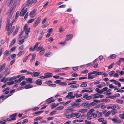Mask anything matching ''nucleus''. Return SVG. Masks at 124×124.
Here are the masks:
<instances>
[{
  "instance_id": "nucleus-1",
  "label": "nucleus",
  "mask_w": 124,
  "mask_h": 124,
  "mask_svg": "<svg viewBox=\"0 0 124 124\" xmlns=\"http://www.w3.org/2000/svg\"><path fill=\"white\" fill-rule=\"evenodd\" d=\"M41 19V16L39 17L35 21L34 23L33 26L34 27H36L38 24L39 23Z\"/></svg>"
},
{
  "instance_id": "nucleus-2",
  "label": "nucleus",
  "mask_w": 124,
  "mask_h": 124,
  "mask_svg": "<svg viewBox=\"0 0 124 124\" xmlns=\"http://www.w3.org/2000/svg\"><path fill=\"white\" fill-rule=\"evenodd\" d=\"M15 8H14V6L12 5L9 10V15L12 16L14 12L15 11Z\"/></svg>"
},
{
  "instance_id": "nucleus-3",
  "label": "nucleus",
  "mask_w": 124,
  "mask_h": 124,
  "mask_svg": "<svg viewBox=\"0 0 124 124\" xmlns=\"http://www.w3.org/2000/svg\"><path fill=\"white\" fill-rule=\"evenodd\" d=\"M67 37L66 39H65V41H68L69 40L71 39L73 37V34H67L66 35Z\"/></svg>"
},
{
  "instance_id": "nucleus-4",
  "label": "nucleus",
  "mask_w": 124,
  "mask_h": 124,
  "mask_svg": "<svg viewBox=\"0 0 124 124\" xmlns=\"http://www.w3.org/2000/svg\"><path fill=\"white\" fill-rule=\"evenodd\" d=\"M124 62V58H119V61L116 62V63L118 65L120 66V65L121 62Z\"/></svg>"
},
{
  "instance_id": "nucleus-5",
  "label": "nucleus",
  "mask_w": 124,
  "mask_h": 124,
  "mask_svg": "<svg viewBox=\"0 0 124 124\" xmlns=\"http://www.w3.org/2000/svg\"><path fill=\"white\" fill-rule=\"evenodd\" d=\"M52 73H46L44 74V75H45V78H48L50 77H51L53 76L52 75H46V74H52Z\"/></svg>"
},
{
  "instance_id": "nucleus-6",
  "label": "nucleus",
  "mask_w": 124,
  "mask_h": 124,
  "mask_svg": "<svg viewBox=\"0 0 124 124\" xmlns=\"http://www.w3.org/2000/svg\"><path fill=\"white\" fill-rule=\"evenodd\" d=\"M15 28V26H13L12 28H10V29H9V32H8V35L9 36L10 35L11 33L13 32V30Z\"/></svg>"
},
{
  "instance_id": "nucleus-7",
  "label": "nucleus",
  "mask_w": 124,
  "mask_h": 124,
  "mask_svg": "<svg viewBox=\"0 0 124 124\" xmlns=\"http://www.w3.org/2000/svg\"><path fill=\"white\" fill-rule=\"evenodd\" d=\"M42 81L40 79H38L36 81V83L38 85H41L42 84Z\"/></svg>"
},
{
  "instance_id": "nucleus-8",
  "label": "nucleus",
  "mask_w": 124,
  "mask_h": 124,
  "mask_svg": "<svg viewBox=\"0 0 124 124\" xmlns=\"http://www.w3.org/2000/svg\"><path fill=\"white\" fill-rule=\"evenodd\" d=\"M25 80L28 82V83L31 84L32 83L33 79L31 78H26L25 79Z\"/></svg>"
},
{
  "instance_id": "nucleus-9",
  "label": "nucleus",
  "mask_w": 124,
  "mask_h": 124,
  "mask_svg": "<svg viewBox=\"0 0 124 124\" xmlns=\"http://www.w3.org/2000/svg\"><path fill=\"white\" fill-rule=\"evenodd\" d=\"M9 54V51L8 50H6L4 52V54L3 57V58H5L8 56Z\"/></svg>"
},
{
  "instance_id": "nucleus-10",
  "label": "nucleus",
  "mask_w": 124,
  "mask_h": 124,
  "mask_svg": "<svg viewBox=\"0 0 124 124\" xmlns=\"http://www.w3.org/2000/svg\"><path fill=\"white\" fill-rule=\"evenodd\" d=\"M24 10L23 9H22L21 10V11L20 12L19 14V16H24L25 13L24 12Z\"/></svg>"
},
{
  "instance_id": "nucleus-11",
  "label": "nucleus",
  "mask_w": 124,
  "mask_h": 124,
  "mask_svg": "<svg viewBox=\"0 0 124 124\" xmlns=\"http://www.w3.org/2000/svg\"><path fill=\"white\" fill-rule=\"evenodd\" d=\"M87 83V82H82V84L80 85V87H86L87 85L86 84Z\"/></svg>"
},
{
  "instance_id": "nucleus-12",
  "label": "nucleus",
  "mask_w": 124,
  "mask_h": 124,
  "mask_svg": "<svg viewBox=\"0 0 124 124\" xmlns=\"http://www.w3.org/2000/svg\"><path fill=\"white\" fill-rule=\"evenodd\" d=\"M33 86L32 85L29 84L28 85H25L24 88L25 89H29L32 87Z\"/></svg>"
},
{
  "instance_id": "nucleus-13",
  "label": "nucleus",
  "mask_w": 124,
  "mask_h": 124,
  "mask_svg": "<svg viewBox=\"0 0 124 124\" xmlns=\"http://www.w3.org/2000/svg\"><path fill=\"white\" fill-rule=\"evenodd\" d=\"M14 21H13L10 24H9L7 25L6 26V28H7V31H9V28L12 25H13L14 23Z\"/></svg>"
},
{
  "instance_id": "nucleus-14",
  "label": "nucleus",
  "mask_w": 124,
  "mask_h": 124,
  "mask_svg": "<svg viewBox=\"0 0 124 124\" xmlns=\"http://www.w3.org/2000/svg\"><path fill=\"white\" fill-rule=\"evenodd\" d=\"M19 28V26H18L17 28L16 29L15 31L13 33V35L15 36L17 33V32H18V30Z\"/></svg>"
},
{
  "instance_id": "nucleus-15",
  "label": "nucleus",
  "mask_w": 124,
  "mask_h": 124,
  "mask_svg": "<svg viewBox=\"0 0 124 124\" xmlns=\"http://www.w3.org/2000/svg\"><path fill=\"white\" fill-rule=\"evenodd\" d=\"M16 41V39H14L11 42L9 45V47H11L15 43Z\"/></svg>"
},
{
  "instance_id": "nucleus-16",
  "label": "nucleus",
  "mask_w": 124,
  "mask_h": 124,
  "mask_svg": "<svg viewBox=\"0 0 124 124\" xmlns=\"http://www.w3.org/2000/svg\"><path fill=\"white\" fill-rule=\"evenodd\" d=\"M96 104V102H92L90 103H88V107H91L93 106H94Z\"/></svg>"
},
{
  "instance_id": "nucleus-17",
  "label": "nucleus",
  "mask_w": 124,
  "mask_h": 124,
  "mask_svg": "<svg viewBox=\"0 0 124 124\" xmlns=\"http://www.w3.org/2000/svg\"><path fill=\"white\" fill-rule=\"evenodd\" d=\"M24 51H20L19 53L17 54V56L18 57L20 56L22 54H23L24 53Z\"/></svg>"
},
{
  "instance_id": "nucleus-18",
  "label": "nucleus",
  "mask_w": 124,
  "mask_h": 124,
  "mask_svg": "<svg viewBox=\"0 0 124 124\" xmlns=\"http://www.w3.org/2000/svg\"><path fill=\"white\" fill-rule=\"evenodd\" d=\"M70 107H69L67 108L66 110V111L67 112H72L74 111V110L72 108H70Z\"/></svg>"
},
{
  "instance_id": "nucleus-19",
  "label": "nucleus",
  "mask_w": 124,
  "mask_h": 124,
  "mask_svg": "<svg viewBox=\"0 0 124 124\" xmlns=\"http://www.w3.org/2000/svg\"><path fill=\"white\" fill-rule=\"evenodd\" d=\"M12 16L8 15L7 18V24L8 25L10 23V19L12 17Z\"/></svg>"
},
{
  "instance_id": "nucleus-20",
  "label": "nucleus",
  "mask_w": 124,
  "mask_h": 124,
  "mask_svg": "<svg viewBox=\"0 0 124 124\" xmlns=\"http://www.w3.org/2000/svg\"><path fill=\"white\" fill-rule=\"evenodd\" d=\"M64 108V107L62 106H60L59 107L56 108L55 109L56 110H60L63 109Z\"/></svg>"
},
{
  "instance_id": "nucleus-21",
  "label": "nucleus",
  "mask_w": 124,
  "mask_h": 124,
  "mask_svg": "<svg viewBox=\"0 0 124 124\" xmlns=\"http://www.w3.org/2000/svg\"><path fill=\"white\" fill-rule=\"evenodd\" d=\"M116 57V55L115 54H112L110 55V57H108V59H113Z\"/></svg>"
},
{
  "instance_id": "nucleus-22",
  "label": "nucleus",
  "mask_w": 124,
  "mask_h": 124,
  "mask_svg": "<svg viewBox=\"0 0 124 124\" xmlns=\"http://www.w3.org/2000/svg\"><path fill=\"white\" fill-rule=\"evenodd\" d=\"M87 111V109H82L80 110L79 111V112L84 113L85 112H86Z\"/></svg>"
},
{
  "instance_id": "nucleus-23",
  "label": "nucleus",
  "mask_w": 124,
  "mask_h": 124,
  "mask_svg": "<svg viewBox=\"0 0 124 124\" xmlns=\"http://www.w3.org/2000/svg\"><path fill=\"white\" fill-rule=\"evenodd\" d=\"M88 102L83 103L81 105V106L82 107L86 106L87 107H88Z\"/></svg>"
},
{
  "instance_id": "nucleus-24",
  "label": "nucleus",
  "mask_w": 124,
  "mask_h": 124,
  "mask_svg": "<svg viewBox=\"0 0 124 124\" xmlns=\"http://www.w3.org/2000/svg\"><path fill=\"white\" fill-rule=\"evenodd\" d=\"M37 11V10L35 9H34L31 12L29 15V16L33 15L34 13Z\"/></svg>"
},
{
  "instance_id": "nucleus-25",
  "label": "nucleus",
  "mask_w": 124,
  "mask_h": 124,
  "mask_svg": "<svg viewBox=\"0 0 124 124\" xmlns=\"http://www.w3.org/2000/svg\"><path fill=\"white\" fill-rule=\"evenodd\" d=\"M6 65V64L4 63L1 65V68H0V72L1 71L3 70Z\"/></svg>"
},
{
  "instance_id": "nucleus-26",
  "label": "nucleus",
  "mask_w": 124,
  "mask_h": 124,
  "mask_svg": "<svg viewBox=\"0 0 124 124\" xmlns=\"http://www.w3.org/2000/svg\"><path fill=\"white\" fill-rule=\"evenodd\" d=\"M110 81L112 82H114L115 84L116 85H117L118 84V83L119 82L118 81H117L116 80L114 79H112L110 80Z\"/></svg>"
},
{
  "instance_id": "nucleus-27",
  "label": "nucleus",
  "mask_w": 124,
  "mask_h": 124,
  "mask_svg": "<svg viewBox=\"0 0 124 124\" xmlns=\"http://www.w3.org/2000/svg\"><path fill=\"white\" fill-rule=\"evenodd\" d=\"M79 86V85L77 84L74 85H72L70 86V87L71 88H77Z\"/></svg>"
},
{
  "instance_id": "nucleus-28",
  "label": "nucleus",
  "mask_w": 124,
  "mask_h": 124,
  "mask_svg": "<svg viewBox=\"0 0 124 124\" xmlns=\"http://www.w3.org/2000/svg\"><path fill=\"white\" fill-rule=\"evenodd\" d=\"M110 101V99H105L103 100H101V102H109Z\"/></svg>"
},
{
  "instance_id": "nucleus-29",
  "label": "nucleus",
  "mask_w": 124,
  "mask_h": 124,
  "mask_svg": "<svg viewBox=\"0 0 124 124\" xmlns=\"http://www.w3.org/2000/svg\"><path fill=\"white\" fill-rule=\"evenodd\" d=\"M116 101L118 103L122 104L124 103V101L121 100L117 99L116 100Z\"/></svg>"
},
{
  "instance_id": "nucleus-30",
  "label": "nucleus",
  "mask_w": 124,
  "mask_h": 124,
  "mask_svg": "<svg viewBox=\"0 0 124 124\" xmlns=\"http://www.w3.org/2000/svg\"><path fill=\"white\" fill-rule=\"evenodd\" d=\"M16 48V46H15L12 47L10 50L9 52H13L15 50Z\"/></svg>"
},
{
  "instance_id": "nucleus-31",
  "label": "nucleus",
  "mask_w": 124,
  "mask_h": 124,
  "mask_svg": "<svg viewBox=\"0 0 124 124\" xmlns=\"http://www.w3.org/2000/svg\"><path fill=\"white\" fill-rule=\"evenodd\" d=\"M13 0H10V1L8 2L7 5L10 6L13 3Z\"/></svg>"
},
{
  "instance_id": "nucleus-32",
  "label": "nucleus",
  "mask_w": 124,
  "mask_h": 124,
  "mask_svg": "<svg viewBox=\"0 0 124 124\" xmlns=\"http://www.w3.org/2000/svg\"><path fill=\"white\" fill-rule=\"evenodd\" d=\"M27 6L28 7V5L27 3L26 2L23 5V7L22 9L24 10V8H25Z\"/></svg>"
},
{
  "instance_id": "nucleus-33",
  "label": "nucleus",
  "mask_w": 124,
  "mask_h": 124,
  "mask_svg": "<svg viewBox=\"0 0 124 124\" xmlns=\"http://www.w3.org/2000/svg\"><path fill=\"white\" fill-rule=\"evenodd\" d=\"M34 3V1L33 0H32L31 1L29 2L28 3H27L28 4V7L29 6L31 5L32 4Z\"/></svg>"
},
{
  "instance_id": "nucleus-34",
  "label": "nucleus",
  "mask_w": 124,
  "mask_h": 124,
  "mask_svg": "<svg viewBox=\"0 0 124 124\" xmlns=\"http://www.w3.org/2000/svg\"><path fill=\"white\" fill-rule=\"evenodd\" d=\"M43 118L42 116L38 117L34 119V121H36L37 120H40Z\"/></svg>"
},
{
  "instance_id": "nucleus-35",
  "label": "nucleus",
  "mask_w": 124,
  "mask_h": 124,
  "mask_svg": "<svg viewBox=\"0 0 124 124\" xmlns=\"http://www.w3.org/2000/svg\"><path fill=\"white\" fill-rule=\"evenodd\" d=\"M61 81L62 80H57L55 81L54 82V83L55 84L60 85L61 82Z\"/></svg>"
},
{
  "instance_id": "nucleus-36",
  "label": "nucleus",
  "mask_w": 124,
  "mask_h": 124,
  "mask_svg": "<svg viewBox=\"0 0 124 124\" xmlns=\"http://www.w3.org/2000/svg\"><path fill=\"white\" fill-rule=\"evenodd\" d=\"M33 73L35 75H36V77L39 76V74L40 73V72H35L33 71Z\"/></svg>"
},
{
  "instance_id": "nucleus-37",
  "label": "nucleus",
  "mask_w": 124,
  "mask_h": 124,
  "mask_svg": "<svg viewBox=\"0 0 124 124\" xmlns=\"http://www.w3.org/2000/svg\"><path fill=\"white\" fill-rule=\"evenodd\" d=\"M52 83V82L51 80H48L47 81H46L45 82L49 86V85H51V84Z\"/></svg>"
},
{
  "instance_id": "nucleus-38",
  "label": "nucleus",
  "mask_w": 124,
  "mask_h": 124,
  "mask_svg": "<svg viewBox=\"0 0 124 124\" xmlns=\"http://www.w3.org/2000/svg\"><path fill=\"white\" fill-rule=\"evenodd\" d=\"M103 73H104V71L98 72L96 73V75H102L104 74Z\"/></svg>"
},
{
  "instance_id": "nucleus-39",
  "label": "nucleus",
  "mask_w": 124,
  "mask_h": 124,
  "mask_svg": "<svg viewBox=\"0 0 124 124\" xmlns=\"http://www.w3.org/2000/svg\"><path fill=\"white\" fill-rule=\"evenodd\" d=\"M17 115V113H15V114H14L11 115H10V116H9V117L10 118V117H16V116Z\"/></svg>"
},
{
  "instance_id": "nucleus-40",
  "label": "nucleus",
  "mask_w": 124,
  "mask_h": 124,
  "mask_svg": "<svg viewBox=\"0 0 124 124\" xmlns=\"http://www.w3.org/2000/svg\"><path fill=\"white\" fill-rule=\"evenodd\" d=\"M45 51V49H43L42 50H41L40 52L39 53L40 55H42L43 54L44 52Z\"/></svg>"
},
{
  "instance_id": "nucleus-41",
  "label": "nucleus",
  "mask_w": 124,
  "mask_h": 124,
  "mask_svg": "<svg viewBox=\"0 0 124 124\" xmlns=\"http://www.w3.org/2000/svg\"><path fill=\"white\" fill-rule=\"evenodd\" d=\"M14 81H12L11 82H8L7 83V84L8 85H10L14 84Z\"/></svg>"
},
{
  "instance_id": "nucleus-42",
  "label": "nucleus",
  "mask_w": 124,
  "mask_h": 124,
  "mask_svg": "<svg viewBox=\"0 0 124 124\" xmlns=\"http://www.w3.org/2000/svg\"><path fill=\"white\" fill-rule=\"evenodd\" d=\"M85 122L86 124H90L92 123V122L91 121L85 120Z\"/></svg>"
},
{
  "instance_id": "nucleus-43",
  "label": "nucleus",
  "mask_w": 124,
  "mask_h": 124,
  "mask_svg": "<svg viewBox=\"0 0 124 124\" xmlns=\"http://www.w3.org/2000/svg\"><path fill=\"white\" fill-rule=\"evenodd\" d=\"M57 112L56 111L54 110L52 111L50 114L49 115L50 116H52L55 114Z\"/></svg>"
},
{
  "instance_id": "nucleus-44",
  "label": "nucleus",
  "mask_w": 124,
  "mask_h": 124,
  "mask_svg": "<svg viewBox=\"0 0 124 124\" xmlns=\"http://www.w3.org/2000/svg\"><path fill=\"white\" fill-rule=\"evenodd\" d=\"M111 113V111H109L106 113L105 115V117H107L109 116Z\"/></svg>"
},
{
  "instance_id": "nucleus-45",
  "label": "nucleus",
  "mask_w": 124,
  "mask_h": 124,
  "mask_svg": "<svg viewBox=\"0 0 124 124\" xmlns=\"http://www.w3.org/2000/svg\"><path fill=\"white\" fill-rule=\"evenodd\" d=\"M60 85H67V83L65 82H61Z\"/></svg>"
},
{
  "instance_id": "nucleus-46",
  "label": "nucleus",
  "mask_w": 124,
  "mask_h": 124,
  "mask_svg": "<svg viewBox=\"0 0 124 124\" xmlns=\"http://www.w3.org/2000/svg\"><path fill=\"white\" fill-rule=\"evenodd\" d=\"M16 77L15 76L13 77H12L11 78L9 79V81H11L15 79H16Z\"/></svg>"
},
{
  "instance_id": "nucleus-47",
  "label": "nucleus",
  "mask_w": 124,
  "mask_h": 124,
  "mask_svg": "<svg viewBox=\"0 0 124 124\" xmlns=\"http://www.w3.org/2000/svg\"><path fill=\"white\" fill-rule=\"evenodd\" d=\"M24 49V46L23 45H22L19 47L18 50L19 51H20L23 50Z\"/></svg>"
},
{
  "instance_id": "nucleus-48",
  "label": "nucleus",
  "mask_w": 124,
  "mask_h": 124,
  "mask_svg": "<svg viewBox=\"0 0 124 124\" xmlns=\"http://www.w3.org/2000/svg\"><path fill=\"white\" fill-rule=\"evenodd\" d=\"M76 117L78 118H79L81 116V114L79 113H76Z\"/></svg>"
},
{
  "instance_id": "nucleus-49",
  "label": "nucleus",
  "mask_w": 124,
  "mask_h": 124,
  "mask_svg": "<svg viewBox=\"0 0 124 124\" xmlns=\"http://www.w3.org/2000/svg\"><path fill=\"white\" fill-rule=\"evenodd\" d=\"M114 64V62L111 63L108 67V68L109 69H110L112 68Z\"/></svg>"
},
{
  "instance_id": "nucleus-50",
  "label": "nucleus",
  "mask_w": 124,
  "mask_h": 124,
  "mask_svg": "<svg viewBox=\"0 0 124 124\" xmlns=\"http://www.w3.org/2000/svg\"><path fill=\"white\" fill-rule=\"evenodd\" d=\"M119 116L121 118L124 119V114H120Z\"/></svg>"
},
{
  "instance_id": "nucleus-51",
  "label": "nucleus",
  "mask_w": 124,
  "mask_h": 124,
  "mask_svg": "<svg viewBox=\"0 0 124 124\" xmlns=\"http://www.w3.org/2000/svg\"><path fill=\"white\" fill-rule=\"evenodd\" d=\"M24 39H22L18 43V44L19 45L22 44L24 42Z\"/></svg>"
},
{
  "instance_id": "nucleus-52",
  "label": "nucleus",
  "mask_w": 124,
  "mask_h": 124,
  "mask_svg": "<svg viewBox=\"0 0 124 124\" xmlns=\"http://www.w3.org/2000/svg\"><path fill=\"white\" fill-rule=\"evenodd\" d=\"M75 95L76 97L77 98L79 97L82 96V95L81 94L78 95V93L75 94Z\"/></svg>"
},
{
  "instance_id": "nucleus-53",
  "label": "nucleus",
  "mask_w": 124,
  "mask_h": 124,
  "mask_svg": "<svg viewBox=\"0 0 124 124\" xmlns=\"http://www.w3.org/2000/svg\"><path fill=\"white\" fill-rule=\"evenodd\" d=\"M115 72L114 71H112L110 72L109 73H110V77H112L113 74H114Z\"/></svg>"
},
{
  "instance_id": "nucleus-54",
  "label": "nucleus",
  "mask_w": 124,
  "mask_h": 124,
  "mask_svg": "<svg viewBox=\"0 0 124 124\" xmlns=\"http://www.w3.org/2000/svg\"><path fill=\"white\" fill-rule=\"evenodd\" d=\"M88 72V70L87 69H85L84 71H82L81 72V73L82 74L84 73H87Z\"/></svg>"
},
{
  "instance_id": "nucleus-55",
  "label": "nucleus",
  "mask_w": 124,
  "mask_h": 124,
  "mask_svg": "<svg viewBox=\"0 0 124 124\" xmlns=\"http://www.w3.org/2000/svg\"><path fill=\"white\" fill-rule=\"evenodd\" d=\"M29 36V34L28 33L26 32L25 33V35L24 36V39H27Z\"/></svg>"
},
{
  "instance_id": "nucleus-56",
  "label": "nucleus",
  "mask_w": 124,
  "mask_h": 124,
  "mask_svg": "<svg viewBox=\"0 0 124 124\" xmlns=\"http://www.w3.org/2000/svg\"><path fill=\"white\" fill-rule=\"evenodd\" d=\"M34 20V19H31L29 20L27 22L28 23H32Z\"/></svg>"
},
{
  "instance_id": "nucleus-57",
  "label": "nucleus",
  "mask_w": 124,
  "mask_h": 124,
  "mask_svg": "<svg viewBox=\"0 0 124 124\" xmlns=\"http://www.w3.org/2000/svg\"><path fill=\"white\" fill-rule=\"evenodd\" d=\"M98 120L100 122H103L104 121V119L103 118H101L99 119Z\"/></svg>"
},
{
  "instance_id": "nucleus-58",
  "label": "nucleus",
  "mask_w": 124,
  "mask_h": 124,
  "mask_svg": "<svg viewBox=\"0 0 124 124\" xmlns=\"http://www.w3.org/2000/svg\"><path fill=\"white\" fill-rule=\"evenodd\" d=\"M28 122V120L27 119H26L23 120L22 124H23L25 123H27Z\"/></svg>"
},
{
  "instance_id": "nucleus-59",
  "label": "nucleus",
  "mask_w": 124,
  "mask_h": 124,
  "mask_svg": "<svg viewBox=\"0 0 124 124\" xmlns=\"http://www.w3.org/2000/svg\"><path fill=\"white\" fill-rule=\"evenodd\" d=\"M106 98H109L110 99H113L115 98V96H114L113 95L111 96H109L107 97H106Z\"/></svg>"
},
{
  "instance_id": "nucleus-60",
  "label": "nucleus",
  "mask_w": 124,
  "mask_h": 124,
  "mask_svg": "<svg viewBox=\"0 0 124 124\" xmlns=\"http://www.w3.org/2000/svg\"><path fill=\"white\" fill-rule=\"evenodd\" d=\"M112 121L114 123L116 122L117 123L118 122V120L116 118H113L112 119Z\"/></svg>"
},
{
  "instance_id": "nucleus-61",
  "label": "nucleus",
  "mask_w": 124,
  "mask_h": 124,
  "mask_svg": "<svg viewBox=\"0 0 124 124\" xmlns=\"http://www.w3.org/2000/svg\"><path fill=\"white\" fill-rule=\"evenodd\" d=\"M78 75L76 73H73L72 75V76L73 77H77L78 76Z\"/></svg>"
},
{
  "instance_id": "nucleus-62",
  "label": "nucleus",
  "mask_w": 124,
  "mask_h": 124,
  "mask_svg": "<svg viewBox=\"0 0 124 124\" xmlns=\"http://www.w3.org/2000/svg\"><path fill=\"white\" fill-rule=\"evenodd\" d=\"M76 113H73L70 114V116L71 118L75 116Z\"/></svg>"
},
{
  "instance_id": "nucleus-63",
  "label": "nucleus",
  "mask_w": 124,
  "mask_h": 124,
  "mask_svg": "<svg viewBox=\"0 0 124 124\" xmlns=\"http://www.w3.org/2000/svg\"><path fill=\"white\" fill-rule=\"evenodd\" d=\"M26 83L25 81H23L20 83V85L21 86H23L26 84Z\"/></svg>"
},
{
  "instance_id": "nucleus-64",
  "label": "nucleus",
  "mask_w": 124,
  "mask_h": 124,
  "mask_svg": "<svg viewBox=\"0 0 124 124\" xmlns=\"http://www.w3.org/2000/svg\"><path fill=\"white\" fill-rule=\"evenodd\" d=\"M16 54H13L11 55V58L12 59H14L15 58Z\"/></svg>"
}]
</instances>
